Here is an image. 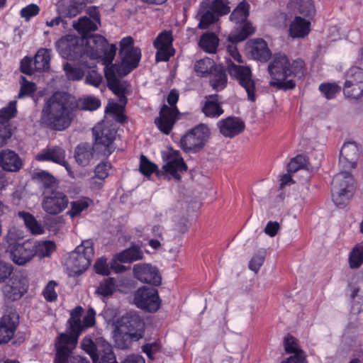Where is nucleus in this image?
I'll return each instance as SVG.
<instances>
[{"mask_svg": "<svg viewBox=\"0 0 363 363\" xmlns=\"http://www.w3.org/2000/svg\"><path fill=\"white\" fill-rule=\"evenodd\" d=\"M73 99L66 92H55L45 103L40 122L51 130L62 131L72 121Z\"/></svg>", "mask_w": 363, "mask_h": 363, "instance_id": "obj_1", "label": "nucleus"}, {"mask_svg": "<svg viewBox=\"0 0 363 363\" xmlns=\"http://www.w3.org/2000/svg\"><path fill=\"white\" fill-rule=\"evenodd\" d=\"M84 312L82 306H77L68 320L69 333H61L55 343V363H67L72 350L76 347L78 337L82 333L81 317Z\"/></svg>", "mask_w": 363, "mask_h": 363, "instance_id": "obj_2", "label": "nucleus"}, {"mask_svg": "<svg viewBox=\"0 0 363 363\" xmlns=\"http://www.w3.org/2000/svg\"><path fill=\"white\" fill-rule=\"evenodd\" d=\"M81 347L89 354L93 363H118L111 345L103 337L93 340L89 337H85Z\"/></svg>", "mask_w": 363, "mask_h": 363, "instance_id": "obj_3", "label": "nucleus"}, {"mask_svg": "<svg viewBox=\"0 0 363 363\" xmlns=\"http://www.w3.org/2000/svg\"><path fill=\"white\" fill-rule=\"evenodd\" d=\"M228 0L205 1L201 4L198 16H199V28L206 29L210 25L216 22L222 16L230 12Z\"/></svg>", "mask_w": 363, "mask_h": 363, "instance_id": "obj_4", "label": "nucleus"}, {"mask_svg": "<svg viewBox=\"0 0 363 363\" xmlns=\"http://www.w3.org/2000/svg\"><path fill=\"white\" fill-rule=\"evenodd\" d=\"M210 135L209 128L206 124H199L182 137L181 148L187 153L199 152L203 149Z\"/></svg>", "mask_w": 363, "mask_h": 363, "instance_id": "obj_5", "label": "nucleus"}, {"mask_svg": "<svg viewBox=\"0 0 363 363\" xmlns=\"http://www.w3.org/2000/svg\"><path fill=\"white\" fill-rule=\"evenodd\" d=\"M94 254L93 242L91 240H84L70 253L67 264L73 273L81 274L91 264Z\"/></svg>", "mask_w": 363, "mask_h": 363, "instance_id": "obj_6", "label": "nucleus"}, {"mask_svg": "<svg viewBox=\"0 0 363 363\" xmlns=\"http://www.w3.org/2000/svg\"><path fill=\"white\" fill-rule=\"evenodd\" d=\"M59 54L69 60L86 58L85 40L79 36L67 35L56 43Z\"/></svg>", "mask_w": 363, "mask_h": 363, "instance_id": "obj_7", "label": "nucleus"}, {"mask_svg": "<svg viewBox=\"0 0 363 363\" xmlns=\"http://www.w3.org/2000/svg\"><path fill=\"white\" fill-rule=\"evenodd\" d=\"M179 99V94L177 90L172 89L167 96V102L170 106L163 105L159 116L155 118V123L160 131L168 135L172 130L179 111L176 106Z\"/></svg>", "mask_w": 363, "mask_h": 363, "instance_id": "obj_8", "label": "nucleus"}, {"mask_svg": "<svg viewBox=\"0 0 363 363\" xmlns=\"http://www.w3.org/2000/svg\"><path fill=\"white\" fill-rule=\"evenodd\" d=\"M226 64L229 74L235 78L239 84L245 89L248 100L255 101L256 99L255 84L252 79L250 68L247 66L237 65L230 59L227 60Z\"/></svg>", "mask_w": 363, "mask_h": 363, "instance_id": "obj_9", "label": "nucleus"}, {"mask_svg": "<svg viewBox=\"0 0 363 363\" xmlns=\"http://www.w3.org/2000/svg\"><path fill=\"white\" fill-rule=\"evenodd\" d=\"M116 131L104 123H99L93 128L94 147L104 155H110L114 150L112 144L116 139Z\"/></svg>", "mask_w": 363, "mask_h": 363, "instance_id": "obj_10", "label": "nucleus"}, {"mask_svg": "<svg viewBox=\"0 0 363 363\" xmlns=\"http://www.w3.org/2000/svg\"><path fill=\"white\" fill-rule=\"evenodd\" d=\"M41 207L49 215L55 216L63 212L68 206V196L62 191L55 190L41 195Z\"/></svg>", "mask_w": 363, "mask_h": 363, "instance_id": "obj_11", "label": "nucleus"}, {"mask_svg": "<svg viewBox=\"0 0 363 363\" xmlns=\"http://www.w3.org/2000/svg\"><path fill=\"white\" fill-rule=\"evenodd\" d=\"M134 303L138 308L152 313L160 308L161 300L156 289L143 286L135 292Z\"/></svg>", "mask_w": 363, "mask_h": 363, "instance_id": "obj_12", "label": "nucleus"}, {"mask_svg": "<svg viewBox=\"0 0 363 363\" xmlns=\"http://www.w3.org/2000/svg\"><path fill=\"white\" fill-rule=\"evenodd\" d=\"M346 97L357 99L363 95V69L358 67H351L347 74L344 84Z\"/></svg>", "mask_w": 363, "mask_h": 363, "instance_id": "obj_13", "label": "nucleus"}, {"mask_svg": "<svg viewBox=\"0 0 363 363\" xmlns=\"http://www.w3.org/2000/svg\"><path fill=\"white\" fill-rule=\"evenodd\" d=\"M116 328L119 330L131 333L135 341H138L143 337L145 323L136 313H129L123 315L118 320Z\"/></svg>", "mask_w": 363, "mask_h": 363, "instance_id": "obj_14", "label": "nucleus"}, {"mask_svg": "<svg viewBox=\"0 0 363 363\" xmlns=\"http://www.w3.org/2000/svg\"><path fill=\"white\" fill-rule=\"evenodd\" d=\"M28 279L23 274H14L2 289L5 297L11 301L19 300L28 291Z\"/></svg>", "mask_w": 363, "mask_h": 363, "instance_id": "obj_15", "label": "nucleus"}, {"mask_svg": "<svg viewBox=\"0 0 363 363\" xmlns=\"http://www.w3.org/2000/svg\"><path fill=\"white\" fill-rule=\"evenodd\" d=\"M35 242L26 240L23 243L16 244L10 248L12 261L18 265H24L30 262L35 256Z\"/></svg>", "mask_w": 363, "mask_h": 363, "instance_id": "obj_16", "label": "nucleus"}, {"mask_svg": "<svg viewBox=\"0 0 363 363\" xmlns=\"http://www.w3.org/2000/svg\"><path fill=\"white\" fill-rule=\"evenodd\" d=\"M133 272L134 277L143 283L154 286H159L161 284L162 278L158 269L150 264H135Z\"/></svg>", "mask_w": 363, "mask_h": 363, "instance_id": "obj_17", "label": "nucleus"}, {"mask_svg": "<svg viewBox=\"0 0 363 363\" xmlns=\"http://www.w3.org/2000/svg\"><path fill=\"white\" fill-rule=\"evenodd\" d=\"M359 156L360 150L356 143H345L340 151V166L343 169H354Z\"/></svg>", "mask_w": 363, "mask_h": 363, "instance_id": "obj_18", "label": "nucleus"}, {"mask_svg": "<svg viewBox=\"0 0 363 363\" xmlns=\"http://www.w3.org/2000/svg\"><path fill=\"white\" fill-rule=\"evenodd\" d=\"M289 65V59L285 55L276 54L272 62L268 66L272 78L276 81L286 80L287 77L290 76Z\"/></svg>", "mask_w": 363, "mask_h": 363, "instance_id": "obj_19", "label": "nucleus"}, {"mask_svg": "<svg viewBox=\"0 0 363 363\" xmlns=\"http://www.w3.org/2000/svg\"><path fill=\"white\" fill-rule=\"evenodd\" d=\"M89 14L92 19L83 16L79 18L77 21H73L72 23L74 28L82 34L81 38L84 40L89 37L87 34L91 31L96 30L98 28V25L100 24V16L96 9L91 11Z\"/></svg>", "mask_w": 363, "mask_h": 363, "instance_id": "obj_20", "label": "nucleus"}, {"mask_svg": "<svg viewBox=\"0 0 363 363\" xmlns=\"http://www.w3.org/2000/svg\"><path fill=\"white\" fill-rule=\"evenodd\" d=\"M217 125L220 134L230 138L241 133L245 128L244 121L241 118L235 116H229L220 120L218 122Z\"/></svg>", "mask_w": 363, "mask_h": 363, "instance_id": "obj_21", "label": "nucleus"}, {"mask_svg": "<svg viewBox=\"0 0 363 363\" xmlns=\"http://www.w3.org/2000/svg\"><path fill=\"white\" fill-rule=\"evenodd\" d=\"M86 58L89 57L91 60L102 57L104 53L105 47L108 43L106 39L101 35H90L85 39Z\"/></svg>", "mask_w": 363, "mask_h": 363, "instance_id": "obj_22", "label": "nucleus"}, {"mask_svg": "<svg viewBox=\"0 0 363 363\" xmlns=\"http://www.w3.org/2000/svg\"><path fill=\"white\" fill-rule=\"evenodd\" d=\"M36 160L38 161H52L61 164L65 167L69 175L74 177L73 172L68 162L65 160V151L62 148L55 146L48 148L44 152L36 155Z\"/></svg>", "mask_w": 363, "mask_h": 363, "instance_id": "obj_23", "label": "nucleus"}, {"mask_svg": "<svg viewBox=\"0 0 363 363\" xmlns=\"http://www.w3.org/2000/svg\"><path fill=\"white\" fill-rule=\"evenodd\" d=\"M119 55L121 58V67L123 69V72L118 71L120 75H126L138 66L141 58L140 49L138 48L120 50Z\"/></svg>", "mask_w": 363, "mask_h": 363, "instance_id": "obj_24", "label": "nucleus"}, {"mask_svg": "<svg viewBox=\"0 0 363 363\" xmlns=\"http://www.w3.org/2000/svg\"><path fill=\"white\" fill-rule=\"evenodd\" d=\"M18 325L16 314L4 315L0 320V344L7 343L14 335Z\"/></svg>", "mask_w": 363, "mask_h": 363, "instance_id": "obj_25", "label": "nucleus"}, {"mask_svg": "<svg viewBox=\"0 0 363 363\" xmlns=\"http://www.w3.org/2000/svg\"><path fill=\"white\" fill-rule=\"evenodd\" d=\"M284 345L286 353H294V354L281 363H307L305 352L299 348L297 340L293 336L286 337Z\"/></svg>", "mask_w": 363, "mask_h": 363, "instance_id": "obj_26", "label": "nucleus"}, {"mask_svg": "<svg viewBox=\"0 0 363 363\" xmlns=\"http://www.w3.org/2000/svg\"><path fill=\"white\" fill-rule=\"evenodd\" d=\"M79 60V66H75L71 63L66 62L63 65L65 74L69 80L79 81L83 79L85 69L94 67V62H89L86 58H82Z\"/></svg>", "mask_w": 363, "mask_h": 363, "instance_id": "obj_27", "label": "nucleus"}, {"mask_svg": "<svg viewBox=\"0 0 363 363\" xmlns=\"http://www.w3.org/2000/svg\"><path fill=\"white\" fill-rule=\"evenodd\" d=\"M0 166L5 171L16 172L22 168L23 162L14 151L6 149L0 152Z\"/></svg>", "mask_w": 363, "mask_h": 363, "instance_id": "obj_28", "label": "nucleus"}, {"mask_svg": "<svg viewBox=\"0 0 363 363\" xmlns=\"http://www.w3.org/2000/svg\"><path fill=\"white\" fill-rule=\"evenodd\" d=\"M33 178L39 184L42 192L41 195L58 190L59 182L57 179L46 171L42 170L35 172L33 174Z\"/></svg>", "mask_w": 363, "mask_h": 363, "instance_id": "obj_29", "label": "nucleus"}, {"mask_svg": "<svg viewBox=\"0 0 363 363\" xmlns=\"http://www.w3.org/2000/svg\"><path fill=\"white\" fill-rule=\"evenodd\" d=\"M164 172L170 174L177 181L182 179L181 174L186 172L187 165L183 158L175 157L170 159L169 162L162 167Z\"/></svg>", "mask_w": 363, "mask_h": 363, "instance_id": "obj_30", "label": "nucleus"}, {"mask_svg": "<svg viewBox=\"0 0 363 363\" xmlns=\"http://www.w3.org/2000/svg\"><path fill=\"white\" fill-rule=\"evenodd\" d=\"M94 145L89 143L79 144L74 151V158L77 164L83 167L88 165L94 156Z\"/></svg>", "mask_w": 363, "mask_h": 363, "instance_id": "obj_31", "label": "nucleus"}, {"mask_svg": "<svg viewBox=\"0 0 363 363\" xmlns=\"http://www.w3.org/2000/svg\"><path fill=\"white\" fill-rule=\"evenodd\" d=\"M250 54L253 59L261 62H267L272 55L266 41L262 39H255L252 42Z\"/></svg>", "mask_w": 363, "mask_h": 363, "instance_id": "obj_32", "label": "nucleus"}, {"mask_svg": "<svg viewBox=\"0 0 363 363\" xmlns=\"http://www.w3.org/2000/svg\"><path fill=\"white\" fill-rule=\"evenodd\" d=\"M311 23L300 17L296 16L291 23L289 26V35L294 38H304L310 32Z\"/></svg>", "mask_w": 363, "mask_h": 363, "instance_id": "obj_33", "label": "nucleus"}, {"mask_svg": "<svg viewBox=\"0 0 363 363\" xmlns=\"http://www.w3.org/2000/svg\"><path fill=\"white\" fill-rule=\"evenodd\" d=\"M202 111L205 116L211 118H218L224 112L218 102V95L213 94L206 96V101L202 107Z\"/></svg>", "mask_w": 363, "mask_h": 363, "instance_id": "obj_34", "label": "nucleus"}, {"mask_svg": "<svg viewBox=\"0 0 363 363\" xmlns=\"http://www.w3.org/2000/svg\"><path fill=\"white\" fill-rule=\"evenodd\" d=\"M349 169H342L339 173H337L333 179L331 185V189H335V180L336 179H339L340 183V189H341V191H348V192H354V181L352 176V174L348 172Z\"/></svg>", "mask_w": 363, "mask_h": 363, "instance_id": "obj_35", "label": "nucleus"}, {"mask_svg": "<svg viewBox=\"0 0 363 363\" xmlns=\"http://www.w3.org/2000/svg\"><path fill=\"white\" fill-rule=\"evenodd\" d=\"M209 74L211 75L209 82L213 89L219 91L225 87L227 84V75L223 67L216 65L212 72Z\"/></svg>", "mask_w": 363, "mask_h": 363, "instance_id": "obj_36", "label": "nucleus"}, {"mask_svg": "<svg viewBox=\"0 0 363 363\" xmlns=\"http://www.w3.org/2000/svg\"><path fill=\"white\" fill-rule=\"evenodd\" d=\"M117 259L123 263L133 262L143 259V252L137 245H133L129 248L116 255Z\"/></svg>", "mask_w": 363, "mask_h": 363, "instance_id": "obj_37", "label": "nucleus"}, {"mask_svg": "<svg viewBox=\"0 0 363 363\" xmlns=\"http://www.w3.org/2000/svg\"><path fill=\"white\" fill-rule=\"evenodd\" d=\"M123 72V67H118L113 64H106L104 69L105 77L107 80L108 87L111 89L121 84V81L118 79L117 74L121 76L118 73Z\"/></svg>", "mask_w": 363, "mask_h": 363, "instance_id": "obj_38", "label": "nucleus"}, {"mask_svg": "<svg viewBox=\"0 0 363 363\" xmlns=\"http://www.w3.org/2000/svg\"><path fill=\"white\" fill-rule=\"evenodd\" d=\"M93 201L87 197H83L70 202V209L67 212L70 218H74L79 216L82 212L86 210Z\"/></svg>", "mask_w": 363, "mask_h": 363, "instance_id": "obj_39", "label": "nucleus"}, {"mask_svg": "<svg viewBox=\"0 0 363 363\" xmlns=\"http://www.w3.org/2000/svg\"><path fill=\"white\" fill-rule=\"evenodd\" d=\"M340 179L335 180V189H331L333 200L337 206L340 208L345 207L349 202L350 199L352 196L353 192L341 191L340 189Z\"/></svg>", "mask_w": 363, "mask_h": 363, "instance_id": "obj_40", "label": "nucleus"}, {"mask_svg": "<svg viewBox=\"0 0 363 363\" xmlns=\"http://www.w3.org/2000/svg\"><path fill=\"white\" fill-rule=\"evenodd\" d=\"M240 28L235 33H231L228 36V40L230 43H239L245 40L249 35L255 32L252 25L247 21L242 23Z\"/></svg>", "mask_w": 363, "mask_h": 363, "instance_id": "obj_41", "label": "nucleus"}, {"mask_svg": "<svg viewBox=\"0 0 363 363\" xmlns=\"http://www.w3.org/2000/svg\"><path fill=\"white\" fill-rule=\"evenodd\" d=\"M50 55L48 49H40L34 57L33 66L36 71L48 69L50 67Z\"/></svg>", "mask_w": 363, "mask_h": 363, "instance_id": "obj_42", "label": "nucleus"}, {"mask_svg": "<svg viewBox=\"0 0 363 363\" xmlns=\"http://www.w3.org/2000/svg\"><path fill=\"white\" fill-rule=\"evenodd\" d=\"M219 40L213 33L203 34L199 40V46L206 52L213 53L218 45Z\"/></svg>", "mask_w": 363, "mask_h": 363, "instance_id": "obj_43", "label": "nucleus"}, {"mask_svg": "<svg viewBox=\"0 0 363 363\" xmlns=\"http://www.w3.org/2000/svg\"><path fill=\"white\" fill-rule=\"evenodd\" d=\"M250 5L245 2H240L233 11L230 16L231 21L236 24H242L245 22L249 16Z\"/></svg>", "mask_w": 363, "mask_h": 363, "instance_id": "obj_44", "label": "nucleus"}, {"mask_svg": "<svg viewBox=\"0 0 363 363\" xmlns=\"http://www.w3.org/2000/svg\"><path fill=\"white\" fill-rule=\"evenodd\" d=\"M113 337L116 347L121 350L128 348L131 345L132 342L135 341V338L131 333L119 330L117 328L114 330Z\"/></svg>", "mask_w": 363, "mask_h": 363, "instance_id": "obj_45", "label": "nucleus"}, {"mask_svg": "<svg viewBox=\"0 0 363 363\" xmlns=\"http://www.w3.org/2000/svg\"><path fill=\"white\" fill-rule=\"evenodd\" d=\"M18 216L23 220L26 225L33 234H42L43 233V228L32 214L20 211L18 212Z\"/></svg>", "mask_w": 363, "mask_h": 363, "instance_id": "obj_46", "label": "nucleus"}, {"mask_svg": "<svg viewBox=\"0 0 363 363\" xmlns=\"http://www.w3.org/2000/svg\"><path fill=\"white\" fill-rule=\"evenodd\" d=\"M216 66L214 61L208 57L197 61L194 65V70L200 77H206L212 72Z\"/></svg>", "mask_w": 363, "mask_h": 363, "instance_id": "obj_47", "label": "nucleus"}, {"mask_svg": "<svg viewBox=\"0 0 363 363\" xmlns=\"http://www.w3.org/2000/svg\"><path fill=\"white\" fill-rule=\"evenodd\" d=\"M111 90L118 96L120 104H114L112 106V111L113 113L121 112L127 103V98L125 96V87L123 84H121Z\"/></svg>", "mask_w": 363, "mask_h": 363, "instance_id": "obj_48", "label": "nucleus"}, {"mask_svg": "<svg viewBox=\"0 0 363 363\" xmlns=\"http://www.w3.org/2000/svg\"><path fill=\"white\" fill-rule=\"evenodd\" d=\"M34 242L35 255L40 258L49 257L55 250V244L52 241Z\"/></svg>", "mask_w": 363, "mask_h": 363, "instance_id": "obj_49", "label": "nucleus"}, {"mask_svg": "<svg viewBox=\"0 0 363 363\" xmlns=\"http://www.w3.org/2000/svg\"><path fill=\"white\" fill-rule=\"evenodd\" d=\"M101 106L100 100L94 96L80 98L77 102V107L81 110L95 111Z\"/></svg>", "mask_w": 363, "mask_h": 363, "instance_id": "obj_50", "label": "nucleus"}, {"mask_svg": "<svg viewBox=\"0 0 363 363\" xmlns=\"http://www.w3.org/2000/svg\"><path fill=\"white\" fill-rule=\"evenodd\" d=\"M351 268H358L363 263V242L357 245L349 257Z\"/></svg>", "mask_w": 363, "mask_h": 363, "instance_id": "obj_51", "label": "nucleus"}, {"mask_svg": "<svg viewBox=\"0 0 363 363\" xmlns=\"http://www.w3.org/2000/svg\"><path fill=\"white\" fill-rule=\"evenodd\" d=\"M16 113V102L11 101L9 105L0 110V125H6V123L13 118Z\"/></svg>", "mask_w": 363, "mask_h": 363, "instance_id": "obj_52", "label": "nucleus"}, {"mask_svg": "<svg viewBox=\"0 0 363 363\" xmlns=\"http://www.w3.org/2000/svg\"><path fill=\"white\" fill-rule=\"evenodd\" d=\"M172 34L171 31H162L154 40L155 48H172Z\"/></svg>", "mask_w": 363, "mask_h": 363, "instance_id": "obj_53", "label": "nucleus"}, {"mask_svg": "<svg viewBox=\"0 0 363 363\" xmlns=\"http://www.w3.org/2000/svg\"><path fill=\"white\" fill-rule=\"evenodd\" d=\"M289 4L291 6L299 5L298 10L303 16L310 17L315 14V7L311 1L303 3V0H291Z\"/></svg>", "mask_w": 363, "mask_h": 363, "instance_id": "obj_54", "label": "nucleus"}, {"mask_svg": "<svg viewBox=\"0 0 363 363\" xmlns=\"http://www.w3.org/2000/svg\"><path fill=\"white\" fill-rule=\"evenodd\" d=\"M140 172L145 176H150L152 173L155 172L157 176L160 172L157 171V167L155 164L151 162L145 155L140 156Z\"/></svg>", "mask_w": 363, "mask_h": 363, "instance_id": "obj_55", "label": "nucleus"}, {"mask_svg": "<svg viewBox=\"0 0 363 363\" xmlns=\"http://www.w3.org/2000/svg\"><path fill=\"white\" fill-rule=\"evenodd\" d=\"M116 288V282L113 278H108L100 283L96 289V293L103 296H108L113 294Z\"/></svg>", "mask_w": 363, "mask_h": 363, "instance_id": "obj_56", "label": "nucleus"}, {"mask_svg": "<svg viewBox=\"0 0 363 363\" xmlns=\"http://www.w3.org/2000/svg\"><path fill=\"white\" fill-rule=\"evenodd\" d=\"M287 168L289 172H296L301 169H307L308 160L306 156L298 155L290 161Z\"/></svg>", "mask_w": 363, "mask_h": 363, "instance_id": "obj_57", "label": "nucleus"}, {"mask_svg": "<svg viewBox=\"0 0 363 363\" xmlns=\"http://www.w3.org/2000/svg\"><path fill=\"white\" fill-rule=\"evenodd\" d=\"M84 7L85 4L83 2L74 0L70 1L69 5L64 10L63 13L66 17L73 18L80 13Z\"/></svg>", "mask_w": 363, "mask_h": 363, "instance_id": "obj_58", "label": "nucleus"}, {"mask_svg": "<svg viewBox=\"0 0 363 363\" xmlns=\"http://www.w3.org/2000/svg\"><path fill=\"white\" fill-rule=\"evenodd\" d=\"M289 71L290 72V76L294 75L298 78L302 77L306 71L304 61L301 59L294 60L291 65H289Z\"/></svg>", "mask_w": 363, "mask_h": 363, "instance_id": "obj_59", "label": "nucleus"}, {"mask_svg": "<svg viewBox=\"0 0 363 363\" xmlns=\"http://www.w3.org/2000/svg\"><path fill=\"white\" fill-rule=\"evenodd\" d=\"M319 89L324 94L328 99H333L340 91V87L336 84H321Z\"/></svg>", "mask_w": 363, "mask_h": 363, "instance_id": "obj_60", "label": "nucleus"}, {"mask_svg": "<svg viewBox=\"0 0 363 363\" xmlns=\"http://www.w3.org/2000/svg\"><path fill=\"white\" fill-rule=\"evenodd\" d=\"M21 86L18 93V98H22L26 96H30L33 94L36 90V85L35 83L28 82L25 77H21Z\"/></svg>", "mask_w": 363, "mask_h": 363, "instance_id": "obj_61", "label": "nucleus"}, {"mask_svg": "<svg viewBox=\"0 0 363 363\" xmlns=\"http://www.w3.org/2000/svg\"><path fill=\"white\" fill-rule=\"evenodd\" d=\"M96 65L94 63V67L89 69V70L86 76L85 82L94 86L99 87L103 78L102 76L94 69Z\"/></svg>", "mask_w": 363, "mask_h": 363, "instance_id": "obj_62", "label": "nucleus"}, {"mask_svg": "<svg viewBox=\"0 0 363 363\" xmlns=\"http://www.w3.org/2000/svg\"><path fill=\"white\" fill-rule=\"evenodd\" d=\"M57 283L55 281H50L45 286L43 294L47 301H55L57 298V294L55 290Z\"/></svg>", "mask_w": 363, "mask_h": 363, "instance_id": "obj_63", "label": "nucleus"}, {"mask_svg": "<svg viewBox=\"0 0 363 363\" xmlns=\"http://www.w3.org/2000/svg\"><path fill=\"white\" fill-rule=\"evenodd\" d=\"M13 271V266L10 263L0 260V284L8 279Z\"/></svg>", "mask_w": 363, "mask_h": 363, "instance_id": "obj_64", "label": "nucleus"}]
</instances>
